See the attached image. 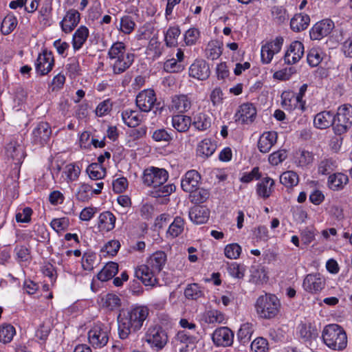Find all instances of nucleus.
<instances>
[{
	"label": "nucleus",
	"instance_id": "obj_1",
	"mask_svg": "<svg viewBox=\"0 0 352 352\" xmlns=\"http://www.w3.org/2000/svg\"><path fill=\"white\" fill-rule=\"evenodd\" d=\"M148 316L146 307L138 306L131 309L122 310L118 316L119 338L124 340L129 335L138 331Z\"/></svg>",
	"mask_w": 352,
	"mask_h": 352
},
{
	"label": "nucleus",
	"instance_id": "obj_2",
	"mask_svg": "<svg viewBox=\"0 0 352 352\" xmlns=\"http://www.w3.org/2000/svg\"><path fill=\"white\" fill-rule=\"evenodd\" d=\"M108 56L115 75L121 74L126 71L135 59L134 54L126 52V45L122 42L114 43L109 50Z\"/></svg>",
	"mask_w": 352,
	"mask_h": 352
},
{
	"label": "nucleus",
	"instance_id": "obj_3",
	"mask_svg": "<svg viewBox=\"0 0 352 352\" xmlns=\"http://www.w3.org/2000/svg\"><path fill=\"white\" fill-rule=\"evenodd\" d=\"M322 337L324 344L333 350L341 351L346 346V332L338 324H331L326 326L323 329Z\"/></svg>",
	"mask_w": 352,
	"mask_h": 352
},
{
	"label": "nucleus",
	"instance_id": "obj_4",
	"mask_svg": "<svg viewBox=\"0 0 352 352\" xmlns=\"http://www.w3.org/2000/svg\"><path fill=\"white\" fill-rule=\"evenodd\" d=\"M255 307L261 318L271 319L278 315L280 303L275 295L265 294L258 298Z\"/></svg>",
	"mask_w": 352,
	"mask_h": 352
},
{
	"label": "nucleus",
	"instance_id": "obj_5",
	"mask_svg": "<svg viewBox=\"0 0 352 352\" xmlns=\"http://www.w3.org/2000/svg\"><path fill=\"white\" fill-rule=\"evenodd\" d=\"M352 126V106L344 104L338 108L335 114L333 131L337 135L346 133Z\"/></svg>",
	"mask_w": 352,
	"mask_h": 352
},
{
	"label": "nucleus",
	"instance_id": "obj_6",
	"mask_svg": "<svg viewBox=\"0 0 352 352\" xmlns=\"http://www.w3.org/2000/svg\"><path fill=\"white\" fill-rule=\"evenodd\" d=\"M109 327L102 323H96L88 331L89 342L94 348H102L109 342Z\"/></svg>",
	"mask_w": 352,
	"mask_h": 352
},
{
	"label": "nucleus",
	"instance_id": "obj_7",
	"mask_svg": "<svg viewBox=\"0 0 352 352\" xmlns=\"http://www.w3.org/2000/svg\"><path fill=\"white\" fill-rule=\"evenodd\" d=\"M197 342V338L186 330L178 331L173 340L176 352H192Z\"/></svg>",
	"mask_w": 352,
	"mask_h": 352
},
{
	"label": "nucleus",
	"instance_id": "obj_8",
	"mask_svg": "<svg viewBox=\"0 0 352 352\" xmlns=\"http://www.w3.org/2000/svg\"><path fill=\"white\" fill-rule=\"evenodd\" d=\"M145 341L157 351L162 349L166 344L168 336L165 331L160 326H153L148 329L145 334Z\"/></svg>",
	"mask_w": 352,
	"mask_h": 352
},
{
	"label": "nucleus",
	"instance_id": "obj_9",
	"mask_svg": "<svg viewBox=\"0 0 352 352\" xmlns=\"http://www.w3.org/2000/svg\"><path fill=\"white\" fill-rule=\"evenodd\" d=\"M168 178V172L164 168L151 167L144 171L143 183L148 186H159L164 184Z\"/></svg>",
	"mask_w": 352,
	"mask_h": 352
},
{
	"label": "nucleus",
	"instance_id": "obj_10",
	"mask_svg": "<svg viewBox=\"0 0 352 352\" xmlns=\"http://www.w3.org/2000/svg\"><path fill=\"white\" fill-rule=\"evenodd\" d=\"M283 38L276 37L274 41L267 42L261 47V61L264 64L270 63L274 54L278 53L282 47Z\"/></svg>",
	"mask_w": 352,
	"mask_h": 352
},
{
	"label": "nucleus",
	"instance_id": "obj_11",
	"mask_svg": "<svg viewBox=\"0 0 352 352\" xmlns=\"http://www.w3.org/2000/svg\"><path fill=\"white\" fill-rule=\"evenodd\" d=\"M157 100L153 89H144L140 92L136 97L137 107L144 112L150 111Z\"/></svg>",
	"mask_w": 352,
	"mask_h": 352
},
{
	"label": "nucleus",
	"instance_id": "obj_12",
	"mask_svg": "<svg viewBox=\"0 0 352 352\" xmlns=\"http://www.w3.org/2000/svg\"><path fill=\"white\" fill-rule=\"evenodd\" d=\"M52 129L48 123L41 122L37 124L32 131V142L34 144L43 146L50 139Z\"/></svg>",
	"mask_w": 352,
	"mask_h": 352
},
{
	"label": "nucleus",
	"instance_id": "obj_13",
	"mask_svg": "<svg viewBox=\"0 0 352 352\" xmlns=\"http://www.w3.org/2000/svg\"><path fill=\"white\" fill-rule=\"evenodd\" d=\"M212 338L217 346H229L233 343L234 333L228 327H221L213 332Z\"/></svg>",
	"mask_w": 352,
	"mask_h": 352
},
{
	"label": "nucleus",
	"instance_id": "obj_14",
	"mask_svg": "<svg viewBox=\"0 0 352 352\" xmlns=\"http://www.w3.org/2000/svg\"><path fill=\"white\" fill-rule=\"evenodd\" d=\"M54 65V60L52 54L44 50L36 59V71L41 76L46 75L52 69Z\"/></svg>",
	"mask_w": 352,
	"mask_h": 352
},
{
	"label": "nucleus",
	"instance_id": "obj_15",
	"mask_svg": "<svg viewBox=\"0 0 352 352\" xmlns=\"http://www.w3.org/2000/svg\"><path fill=\"white\" fill-rule=\"evenodd\" d=\"M210 74L209 65L202 59H197L190 66L189 76L199 80H206Z\"/></svg>",
	"mask_w": 352,
	"mask_h": 352
},
{
	"label": "nucleus",
	"instance_id": "obj_16",
	"mask_svg": "<svg viewBox=\"0 0 352 352\" xmlns=\"http://www.w3.org/2000/svg\"><path fill=\"white\" fill-rule=\"evenodd\" d=\"M325 285L324 278L318 273L307 274L302 283L305 291L310 293H317L321 291Z\"/></svg>",
	"mask_w": 352,
	"mask_h": 352
},
{
	"label": "nucleus",
	"instance_id": "obj_17",
	"mask_svg": "<svg viewBox=\"0 0 352 352\" xmlns=\"http://www.w3.org/2000/svg\"><path fill=\"white\" fill-rule=\"evenodd\" d=\"M334 28L333 22L330 19H324L316 23L310 31V37L312 40H320L322 37L329 35Z\"/></svg>",
	"mask_w": 352,
	"mask_h": 352
},
{
	"label": "nucleus",
	"instance_id": "obj_18",
	"mask_svg": "<svg viewBox=\"0 0 352 352\" xmlns=\"http://www.w3.org/2000/svg\"><path fill=\"white\" fill-rule=\"evenodd\" d=\"M158 272H154L153 269L146 265H142L138 267L135 271V276L146 286H154L157 283L156 275Z\"/></svg>",
	"mask_w": 352,
	"mask_h": 352
},
{
	"label": "nucleus",
	"instance_id": "obj_19",
	"mask_svg": "<svg viewBox=\"0 0 352 352\" xmlns=\"http://www.w3.org/2000/svg\"><path fill=\"white\" fill-rule=\"evenodd\" d=\"M256 116V110L251 103H244L239 107L235 114V120L241 124H248L254 121Z\"/></svg>",
	"mask_w": 352,
	"mask_h": 352
},
{
	"label": "nucleus",
	"instance_id": "obj_20",
	"mask_svg": "<svg viewBox=\"0 0 352 352\" xmlns=\"http://www.w3.org/2000/svg\"><path fill=\"white\" fill-rule=\"evenodd\" d=\"M304 54L303 44L298 41L292 42L284 56V61L287 65L296 63Z\"/></svg>",
	"mask_w": 352,
	"mask_h": 352
},
{
	"label": "nucleus",
	"instance_id": "obj_21",
	"mask_svg": "<svg viewBox=\"0 0 352 352\" xmlns=\"http://www.w3.org/2000/svg\"><path fill=\"white\" fill-rule=\"evenodd\" d=\"M6 153L8 157L12 159L15 164H21L25 156L23 146L14 140L6 146Z\"/></svg>",
	"mask_w": 352,
	"mask_h": 352
},
{
	"label": "nucleus",
	"instance_id": "obj_22",
	"mask_svg": "<svg viewBox=\"0 0 352 352\" xmlns=\"http://www.w3.org/2000/svg\"><path fill=\"white\" fill-rule=\"evenodd\" d=\"M201 177L195 170L188 171L181 182L182 189L187 192H192L198 188Z\"/></svg>",
	"mask_w": 352,
	"mask_h": 352
},
{
	"label": "nucleus",
	"instance_id": "obj_23",
	"mask_svg": "<svg viewBox=\"0 0 352 352\" xmlns=\"http://www.w3.org/2000/svg\"><path fill=\"white\" fill-rule=\"evenodd\" d=\"M192 106V100L185 94L175 95L172 97L170 108L173 111L184 113L187 112Z\"/></svg>",
	"mask_w": 352,
	"mask_h": 352
},
{
	"label": "nucleus",
	"instance_id": "obj_24",
	"mask_svg": "<svg viewBox=\"0 0 352 352\" xmlns=\"http://www.w3.org/2000/svg\"><path fill=\"white\" fill-rule=\"evenodd\" d=\"M80 21V13L74 9L68 10L60 22L62 30L65 33H70Z\"/></svg>",
	"mask_w": 352,
	"mask_h": 352
},
{
	"label": "nucleus",
	"instance_id": "obj_25",
	"mask_svg": "<svg viewBox=\"0 0 352 352\" xmlns=\"http://www.w3.org/2000/svg\"><path fill=\"white\" fill-rule=\"evenodd\" d=\"M335 124V114L330 111H324L317 113L314 120V126L320 129H325Z\"/></svg>",
	"mask_w": 352,
	"mask_h": 352
},
{
	"label": "nucleus",
	"instance_id": "obj_26",
	"mask_svg": "<svg viewBox=\"0 0 352 352\" xmlns=\"http://www.w3.org/2000/svg\"><path fill=\"white\" fill-rule=\"evenodd\" d=\"M349 177L344 173H333L328 177L327 186L333 191H340L344 188L349 183Z\"/></svg>",
	"mask_w": 352,
	"mask_h": 352
},
{
	"label": "nucleus",
	"instance_id": "obj_27",
	"mask_svg": "<svg viewBox=\"0 0 352 352\" xmlns=\"http://www.w3.org/2000/svg\"><path fill=\"white\" fill-rule=\"evenodd\" d=\"M277 133L275 131L264 132L259 138L258 148L261 153H268L277 140Z\"/></svg>",
	"mask_w": 352,
	"mask_h": 352
},
{
	"label": "nucleus",
	"instance_id": "obj_28",
	"mask_svg": "<svg viewBox=\"0 0 352 352\" xmlns=\"http://www.w3.org/2000/svg\"><path fill=\"white\" fill-rule=\"evenodd\" d=\"M189 218L196 224H203L208 221L210 217V210L201 206L192 207L189 211Z\"/></svg>",
	"mask_w": 352,
	"mask_h": 352
},
{
	"label": "nucleus",
	"instance_id": "obj_29",
	"mask_svg": "<svg viewBox=\"0 0 352 352\" xmlns=\"http://www.w3.org/2000/svg\"><path fill=\"white\" fill-rule=\"evenodd\" d=\"M274 181L270 177L263 178L256 185V193L258 197L267 199L274 190Z\"/></svg>",
	"mask_w": 352,
	"mask_h": 352
},
{
	"label": "nucleus",
	"instance_id": "obj_30",
	"mask_svg": "<svg viewBox=\"0 0 352 352\" xmlns=\"http://www.w3.org/2000/svg\"><path fill=\"white\" fill-rule=\"evenodd\" d=\"M166 261V254L162 251L153 253L148 259L146 265L159 273L162 270Z\"/></svg>",
	"mask_w": 352,
	"mask_h": 352
},
{
	"label": "nucleus",
	"instance_id": "obj_31",
	"mask_svg": "<svg viewBox=\"0 0 352 352\" xmlns=\"http://www.w3.org/2000/svg\"><path fill=\"white\" fill-rule=\"evenodd\" d=\"M116 218L114 214L106 211L102 212L98 217V228L100 231L109 232L115 228Z\"/></svg>",
	"mask_w": 352,
	"mask_h": 352
},
{
	"label": "nucleus",
	"instance_id": "obj_32",
	"mask_svg": "<svg viewBox=\"0 0 352 352\" xmlns=\"http://www.w3.org/2000/svg\"><path fill=\"white\" fill-rule=\"evenodd\" d=\"M216 148V144L210 139L206 138L198 144L197 154L199 157L207 158L214 153Z\"/></svg>",
	"mask_w": 352,
	"mask_h": 352
},
{
	"label": "nucleus",
	"instance_id": "obj_33",
	"mask_svg": "<svg viewBox=\"0 0 352 352\" xmlns=\"http://www.w3.org/2000/svg\"><path fill=\"white\" fill-rule=\"evenodd\" d=\"M192 124L190 116L177 114L172 117V125L178 132L187 131Z\"/></svg>",
	"mask_w": 352,
	"mask_h": 352
},
{
	"label": "nucleus",
	"instance_id": "obj_34",
	"mask_svg": "<svg viewBox=\"0 0 352 352\" xmlns=\"http://www.w3.org/2000/svg\"><path fill=\"white\" fill-rule=\"evenodd\" d=\"M89 36V30L82 25L75 32L72 38V45L74 50H78L82 47Z\"/></svg>",
	"mask_w": 352,
	"mask_h": 352
},
{
	"label": "nucleus",
	"instance_id": "obj_35",
	"mask_svg": "<svg viewBox=\"0 0 352 352\" xmlns=\"http://www.w3.org/2000/svg\"><path fill=\"white\" fill-rule=\"evenodd\" d=\"M310 22V18L307 14H298L294 15L291 19L290 27L295 32H300L305 30Z\"/></svg>",
	"mask_w": 352,
	"mask_h": 352
},
{
	"label": "nucleus",
	"instance_id": "obj_36",
	"mask_svg": "<svg viewBox=\"0 0 352 352\" xmlns=\"http://www.w3.org/2000/svg\"><path fill=\"white\" fill-rule=\"evenodd\" d=\"M118 272V265L114 262L107 263L98 274V278L101 281H107L115 276Z\"/></svg>",
	"mask_w": 352,
	"mask_h": 352
},
{
	"label": "nucleus",
	"instance_id": "obj_37",
	"mask_svg": "<svg viewBox=\"0 0 352 352\" xmlns=\"http://www.w3.org/2000/svg\"><path fill=\"white\" fill-rule=\"evenodd\" d=\"M122 119L129 127H135L141 122V116L136 111L126 109L122 112Z\"/></svg>",
	"mask_w": 352,
	"mask_h": 352
},
{
	"label": "nucleus",
	"instance_id": "obj_38",
	"mask_svg": "<svg viewBox=\"0 0 352 352\" xmlns=\"http://www.w3.org/2000/svg\"><path fill=\"white\" fill-rule=\"evenodd\" d=\"M299 333L305 341L316 339L318 336V330L310 323H302L299 325Z\"/></svg>",
	"mask_w": 352,
	"mask_h": 352
},
{
	"label": "nucleus",
	"instance_id": "obj_39",
	"mask_svg": "<svg viewBox=\"0 0 352 352\" xmlns=\"http://www.w3.org/2000/svg\"><path fill=\"white\" fill-rule=\"evenodd\" d=\"M337 162L331 157H325L318 165V172L321 175H328L337 168Z\"/></svg>",
	"mask_w": 352,
	"mask_h": 352
},
{
	"label": "nucleus",
	"instance_id": "obj_40",
	"mask_svg": "<svg viewBox=\"0 0 352 352\" xmlns=\"http://www.w3.org/2000/svg\"><path fill=\"white\" fill-rule=\"evenodd\" d=\"M94 194L91 185L82 183L76 191V198L79 201L87 202L92 197Z\"/></svg>",
	"mask_w": 352,
	"mask_h": 352
},
{
	"label": "nucleus",
	"instance_id": "obj_41",
	"mask_svg": "<svg viewBox=\"0 0 352 352\" xmlns=\"http://www.w3.org/2000/svg\"><path fill=\"white\" fill-rule=\"evenodd\" d=\"M86 172L92 180H98L104 177L106 169L98 163H92L88 166Z\"/></svg>",
	"mask_w": 352,
	"mask_h": 352
},
{
	"label": "nucleus",
	"instance_id": "obj_42",
	"mask_svg": "<svg viewBox=\"0 0 352 352\" xmlns=\"http://www.w3.org/2000/svg\"><path fill=\"white\" fill-rule=\"evenodd\" d=\"M192 124L197 129L205 131L210 127L211 119L207 114L199 113L194 117V121Z\"/></svg>",
	"mask_w": 352,
	"mask_h": 352
},
{
	"label": "nucleus",
	"instance_id": "obj_43",
	"mask_svg": "<svg viewBox=\"0 0 352 352\" xmlns=\"http://www.w3.org/2000/svg\"><path fill=\"white\" fill-rule=\"evenodd\" d=\"M280 182L287 187H293L298 184L299 177L296 172L288 170L280 176Z\"/></svg>",
	"mask_w": 352,
	"mask_h": 352
},
{
	"label": "nucleus",
	"instance_id": "obj_44",
	"mask_svg": "<svg viewBox=\"0 0 352 352\" xmlns=\"http://www.w3.org/2000/svg\"><path fill=\"white\" fill-rule=\"evenodd\" d=\"M206 56L211 60L217 59L222 54L220 43L217 41H212L208 43L206 50Z\"/></svg>",
	"mask_w": 352,
	"mask_h": 352
},
{
	"label": "nucleus",
	"instance_id": "obj_45",
	"mask_svg": "<svg viewBox=\"0 0 352 352\" xmlns=\"http://www.w3.org/2000/svg\"><path fill=\"white\" fill-rule=\"evenodd\" d=\"M80 168L74 163L67 164L63 168V174L66 176L67 182L76 181L80 174Z\"/></svg>",
	"mask_w": 352,
	"mask_h": 352
},
{
	"label": "nucleus",
	"instance_id": "obj_46",
	"mask_svg": "<svg viewBox=\"0 0 352 352\" xmlns=\"http://www.w3.org/2000/svg\"><path fill=\"white\" fill-rule=\"evenodd\" d=\"M15 333V329L12 325L2 324L0 327V342L4 344L10 342Z\"/></svg>",
	"mask_w": 352,
	"mask_h": 352
},
{
	"label": "nucleus",
	"instance_id": "obj_47",
	"mask_svg": "<svg viewBox=\"0 0 352 352\" xmlns=\"http://www.w3.org/2000/svg\"><path fill=\"white\" fill-rule=\"evenodd\" d=\"M179 27H170L165 34V42L168 47H175L177 45V38L180 35Z\"/></svg>",
	"mask_w": 352,
	"mask_h": 352
},
{
	"label": "nucleus",
	"instance_id": "obj_48",
	"mask_svg": "<svg viewBox=\"0 0 352 352\" xmlns=\"http://www.w3.org/2000/svg\"><path fill=\"white\" fill-rule=\"evenodd\" d=\"M17 19L13 16L8 14L3 20L1 26V31L3 34L8 35L16 27Z\"/></svg>",
	"mask_w": 352,
	"mask_h": 352
},
{
	"label": "nucleus",
	"instance_id": "obj_49",
	"mask_svg": "<svg viewBox=\"0 0 352 352\" xmlns=\"http://www.w3.org/2000/svg\"><path fill=\"white\" fill-rule=\"evenodd\" d=\"M184 221L180 217H176L173 222L169 226L168 234L172 237L178 236L184 230Z\"/></svg>",
	"mask_w": 352,
	"mask_h": 352
},
{
	"label": "nucleus",
	"instance_id": "obj_50",
	"mask_svg": "<svg viewBox=\"0 0 352 352\" xmlns=\"http://www.w3.org/2000/svg\"><path fill=\"white\" fill-rule=\"evenodd\" d=\"M313 153L307 151H299L296 154V163L299 166H306L313 162Z\"/></svg>",
	"mask_w": 352,
	"mask_h": 352
},
{
	"label": "nucleus",
	"instance_id": "obj_51",
	"mask_svg": "<svg viewBox=\"0 0 352 352\" xmlns=\"http://www.w3.org/2000/svg\"><path fill=\"white\" fill-rule=\"evenodd\" d=\"M190 197L192 202L198 204L205 202L210 196L209 191L204 188H197L190 192Z\"/></svg>",
	"mask_w": 352,
	"mask_h": 352
},
{
	"label": "nucleus",
	"instance_id": "obj_52",
	"mask_svg": "<svg viewBox=\"0 0 352 352\" xmlns=\"http://www.w3.org/2000/svg\"><path fill=\"white\" fill-rule=\"evenodd\" d=\"M135 27L133 19L129 15H124L120 19V30L125 34L131 33Z\"/></svg>",
	"mask_w": 352,
	"mask_h": 352
},
{
	"label": "nucleus",
	"instance_id": "obj_53",
	"mask_svg": "<svg viewBox=\"0 0 352 352\" xmlns=\"http://www.w3.org/2000/svg\"><path fill=\"white\" fill-rule=\"evenodd\" d=\"M184 294L188 299L197 300L202 297L204 293L198 284L192 283L188 285L184 291Z\"/></svg>",
	"mask_w": 352,
	"mask_h": 352
},
{
	"label": "nucleus",
	"instance_id": "obj_54",
	"mask_svg": "<svg viewBox=\"0 0 352 352\" xmlns=\"http://www.w3.org/2000/svg\"><path fill=\"white\" fill-rule=\"evenodd\" d=\"M253 331L254 330L252 324L249 322L244 323L241 326L240 329L238 331V339L241 342H245L250 339Z\"/></svg>",
	"mask_w": 352,
	"mask_h": 352
},
{
	"label": "nucleus",
	"instance_id": "obj_55",
	"mask_svg": "<svg viewBox=\"0 0 352 352\" xmlns=\"http://www.w3.org/2000/svg\"><path fill=\"white\" fill-rule=\"evenodd\" d=\"M205 321L207 323H221L225 320L224 314L216 309L209 310L206 312Z\"/></svg>",
	"mask_w": 352,
	"mask_h": 352
},
{
	"label": "nucleus",
	"instance_id": "obj_56",
	"mask_svg": "<svg viewBox=\"0 0 352 352\" xmlns=\"http://www.w3.org/2000/svg\"><path fill=\"white\" fill-rule=\"evenodd\" d=\"M321 55L322 52L320 49L314 47L311 48L309 51L307 56L308 64L313 67L318 66L322 60Z\"/></svg>",
	"mask_w": 352,
	"mask_h": 352
},
{
	"label": "nucleus",
	"instance_id": "obj_57",
	"mask_svg": "<svg viewBox=\"0 0 352 352\" xmlns=\"http://www.w3.org/2000/svg\"><path fill=\"white\" fill-rule=\"evenodd\" d=\"M154 190L151 192V195L155 197H166L175 191V186L174 184L160 185L153 188Z\"/></svg>",
	"mask_w": 352,
	"mask_h": 352
},
{
	"label": "nucleus",
	"instance_id": "obj_58",
	"mask_svg": "<svg viewBox=\"0 0 352 352\" xmlns=\"http://www.w3.org/2000/svg\"><path fill=\"white\" fill-rule=\"evenodd\" d=\"M251 350L253 352H268L269 343L267 339L263 337L256 338L251 344Z\"/></svg>",
	"mask_w": 352,
	"mask_h": 352
},
{
	"label": "nucleus",
	"instance_id": "obj_59",
	"mask_svg": "<svg viewBox=\"0 0 352 352\" xmlns=\"http://www.w3.org/2000/svg\"><path fill=\"white\" fill-rule=\"evenodd\" d=\"M241 252V248L237 243L227 245L224 250L225 256L230 259L237 258Z\"/></svg>",
	"mask_w": 352,
	"mask_h": 352
},
{
	"label": "nucleus",
	"instance_id": "obj_60",
	"mask_svg": "<svg viewBox=\"0 0 352 352\" xmlns=\"http://www.w3.org/2000/svg\"><path fill=\"white\" fill-rule=\"evenodd\" d=\"M104 306L110 310H113L120 305V298L114 294H108L104 298Z\"/></svg>",
	"mask_w": 352,
	"mask_h": 352
},
{
	"label": "nucleus",
	"instance_id": "obj_61",
	"mask_svg": "<svg viewBox=\"0 0 352 352\" xmlns=\"http://www.w3.org/2000/svg\"><path fill=\"white\" fill-rule=\"evenodd\" d=\"M184 66L178 62L175 58H170L167 60L164 63V69L166 72L174 73L182 71Z\"/></svg>",
	"mask_w": 352,
	"mask_h": 352
},
{
	"label": "nucleus",
	"instance_id": "obj_62",
	"mask_svg": "<svg viewBox=\"0 0 352 352\" xmlns=\"http://www.w3.org/2000/svg\"><path fill=\"white\" fill-rule=\"evenodd\" d=\"M96 254L91 252H86L82 258V266L84 270L91 271L96 264Z\"/></svg>",
	"mask_w": 352,
	"mask_h": 352
},
{
	"label": "nucleus",
	"instance_id": "obj_63",
	"mask_svg": "<svg viewBox=\"0 0 352 352\" xmlns=\"http://www.w3.org/2000/svg\"><path fill=\"white\" fill-rule=\"evenodd\" d=\"M69 225V219L67 217L54 219L51 223V227L57 232L67 229Z\"/></svg>",
	"mask_w": 352,
	"mask_h": 352
},
{
	"label": "nucleus",
	"instance_id": "obj_64",
	"mask_svg": "<svg viewBox=\"0 0 352 352\" xmlns=\"http://www.w3.org/2000/svg\"><path fill=\"white\" fill-rule=\"evenodd\" d=\"M199 37V31L195 28L188 30L184 35V41L187 45L195 44Z\"/></svg>",
	"mask_w": 352,
	"mask_h": 352
}]
</instances>
